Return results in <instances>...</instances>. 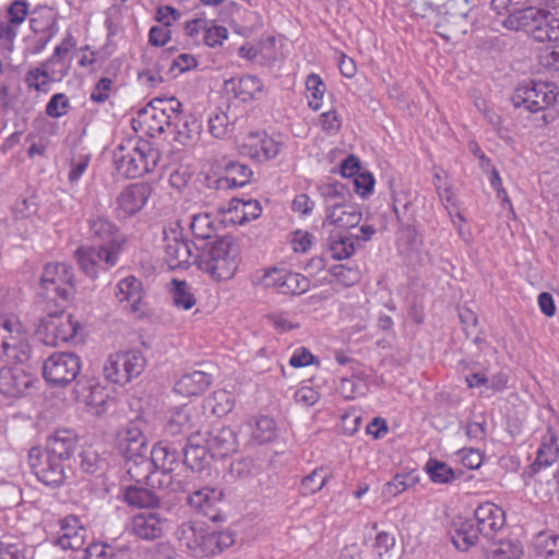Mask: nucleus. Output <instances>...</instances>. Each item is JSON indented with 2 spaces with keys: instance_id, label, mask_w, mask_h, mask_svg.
Returning a JSON list of instances; mask_svg holds the SVG:
<instances>
[{
  "instance_id": "f257e3e1",
  "label": "nucleus",
  "mask_w": 559,
  "mask_h": 559,
  "mask_svg": "<svg viewBox=\"0 0 559 559\" xmlns=\"http://www.w3.org/2000/svg\"><path fill=\"white\" fill-rule=\"evenodd\" d=\"M86 223V237L91 245L79 247L74 258L80 270L95 280L100 272H106L118 264L127 238L120 228L104 215H92Z\"/></svg>"
},
{
  "instance_id": "f03ea898",
  "label": "nucleus",
  "mask_w": 559,
  "mask_h": 559,
  "mask_svg": "<svg viewBox=\"0 0 559 559\" xmlns=\"http://www.w3.org/2000/svg\"><path fill=\"white\" fill-rule=\"evenodd\" d=\"M473 515V519H454L449 530L453 545L461 551L476 545L479 536L492 540L506 523L504 511L489 501L480 503Z\"/></svg>"
},
{
  "instance_id": "7ed1b4c3",
  "label": "nucleus",
  "mask_w": 559,
  "mask_h": 559,
  "mask_svg": "<svg viewBox=\"0 0 559 559\" xmlns=\"http://www.w3.org/2000/svg\"><path fill=\"white\" fill-rule=\"evenodd\" d=\"M199 251L194 259L198 267L216 282L230 280L238 269V245L231 236L216 237L212 241L193 243Z\"/></svg>"
},
{
  "instance_id": "20e7f679",
  "label": "nucleus",
  "mask_w": 559,
  "mask_h": 559,
  "mask_svg": "<svg viewBox=\"0 0 559 559\" xmlns=\"http://www.w3.org/2000/svg\"><path fill=\"white\" fill-rule=\"evenodd\" d=\"M160 158L158 148L146 140H127L114 152L116 169L126 178H140L155 169Z\"/></svg>"
},
{
  "instance_id": "39448f33",
  "label": "nucleus",
  "mask_w": 559,
  "mask_h": 559,
  "mask_svg": "<svg viewBox=\"0 0 559 559\" xmlns=\"http://www.w3.org/2000/svg\"><path fill=\"white\" fill-rule=\"evenodd\" d=\"M178 538L199 557H214L235 544V534L212 530L202 522L189 521L180 525Z\"/></svg>"
},
{
  "instance_id": "423d86ee",
  "label": "nucleus",
  "mask_w": 559,
  "mask_h": 559,
  "mask_svg": "<svg viewBox=\"0 0 559 559\" xmlns=\"http://www.w3.org/2000/svg\"><path fill=\"white\" fill-rule=\"evenodd\" d=\"M75 293L73 269L66 263H47L40 276V296L56 308H66Z\"/></svg>"
},
{
  "instance_id": "0eeeda50",
  "label": "nucleus",
  "mask_w": 559,
  "mask_h": 559,
  "mask_svg": "<svg viewBox=\"0 0 559 559\" xmlns=\"http://www.w3.org/2000/svg\"><path fill=\"white\" fill-rule=\"evenodd\" d=\"M559 90L556 83L528 80L519 84L511 96L512 105L525 111L536 114L552 107L558 99Z\"/></svg>"
},
{
  "instance_id": "6e6552de",
  "label": "nucleus",
  "mask_w": 559,
  "mask_h": 559,
  "mask_svg": "<svg viewBox=\"0 0 559 559\" xmlns=\"http://www.w3.org/2000/svg\"><path fill=\"white\" fill-rule=\"evenodd\" d=\"M79 326V322L66 313L64 308H57L39 320L36 335L45 345L57 347L72 340Z\"/></svg>"
},
{
  "instance_id": "1a4fd4ad",
  "label": "nucleus",
  "mask_w": 559,
  "mask_h": 559,
  "mask_svg": "<svg viewBox=\"0 0 559 559\" xmlns=\"http://www.w3.org/2000/svg\"><path fill=\"white\" fill-rule=\"evenodd\" d=\"M146 367V359L141 350L131 349L110 355L104 365L105 378L116 384L124 385L139 377Z\"/></svg>"
},
{
  "instance_id": "9d476101",
  "label": "nucleus",
  "mask_w": 559,
  "mask_h": 559,
  "mask_svg": "<svg viewBox=\"0 0 559 559\" xmlns=\"http://www.w3.org/2000/svg\"><path fill=\"white\" fill-rule=\"evenodd\" d=\"M27 332L17 319L4 321L1 330L0 359L13 364H25L31 358Z\"/></svg>"
},
{
  "instance_id": "9b49d317",
  "label": "nucleus",
  "mask_w": 559,
  "mask_h": 559,
  "mask_svg": "<svg viewBox=\"0 0 559 559\" xmlns=\"http://www.w3.org/2000/svg\"><path fill=\"white\" fill-rule=\"evenodd\" d=\"M81 371V359L73 353H55L43 365V376L52 388H63L74 381Z\"/></svg>"
},
{
  "instance_id": "f8f14e48",
  "label": "nucleus",
  "mask_w": 559,
  "mask_h": 559,
  "mask_svg": "<svg viewBox=\"0 0 559 559\" xmlns=\"http://www.w3.org/2000/svg\"><path fill=\"white\" fill-rule=\"evenodd\" d=\"M550 15L549 11L540 7L512 9L501 23L508 29L531 33L536 41H540L537 34L548 28Z\"/></svg>"
},
{
  "instance_id": "ddd939ff",
  "label": "nucleus",
  "mask_w": 559,
  "mask_h": 559,
  "mask_svg": "<svg viewBox=\"0 0 559 559\" xmlns=\"http://www.w3.org/2000/svg\"><path fill=\"white\" fill-rule=\"evenodd\" d=\"M28 464L33 474L46 486L59 487L66 480L64 462L40 448L29 450Z\"/></svg>"
},
{
  "instance_id": "4468645a",
  "label": "nucleus",
  "mask_w": 559,
  "mask_h": 559,
  "mask_svg": "<svg viewBox=\"0 0 559 559\" xmlns=\"http://www.w3.org/2000/svg\"><path fill=\"white\" fill-rule=\"evenodd\" d=\"M155 462V469L162 471L164 476H168L169 486L173 491H186L181 480H175L170 475L180 465L182 457L181 447H177L176 443L169 441H159L153 445L150 451Z\"/></svg>"
},
{
  "instance_id": "2eb2a0df",
  "label": "nucleus",
  "mask_w": 559,
  "mask_h": 559,
  "mask_svg": "<svg viewBox=\"0 0 559 559\" xmlns=\"http://www.w3.org/2000/svg\"><path fill=\"white\" fill-rule=\"evenodd\" d=\"M239 153L257 163H265L275 158L282 150V143L274 140L265 131L248 133L238 145Z\"/></svg>"
},
{
  "instance_id": "dca6fc26",
  "label": "nucleus",
  "mask_w": 559,
  "mask_h": 559,
  "mask_svg": "<svg viewBox=\"0 0 559 559\" xmlns=\"http://www.w3.org/2000/svg\"><path fill=\"white\" fill-rule=\"evenodd\" d=\"M115 296L120 306L135 319H142L146 314L142 282L135 276L120 280L116 285Z\"/></svg>"
},
{
  "instance_id": "f3484780",
  "label": "nucleus",
  "mask_w": 559,
  "mask_h": 559,
  "mask_svg": "<svg viewBox=\"0 0 559 559\" xmlns=\"http://www.w3.org/2000/svg\"><path fill=\"white\" fill-rule=\"evenodd\" d=\"M224 497V490L221 488L203 487L189 493L187 502L212 522H221L225 520L219 508Z\"/></svg>"
},
{
  "instance_id": "a211bd4d",
  "label": "nucleus",
  "mask_w": 559,
  "mask_h": 559,
  "mask_svg": "<svg viewBox=\"0 0 559 559\" xmlns=\"http://www.w3.org/2000/svg\"><path fill=\"white\" fill-rule=\"evenodd\" d=\"M224 497V490L221 488L203 487L189 493L187 502L212 522H221L225 520L219 508Z\"/></svg>"
},
{
  "instance_id": "6ab92c4d",
  "label": "nucleus",
  "mask_w": 559,
  "mask_h": 559,
  "mask_svg": "<svg viewBox=\"0 0 559 559\" xmlns=\"http://www.w3.org/2000/svg\"><path fill=\"white\" fill-rule=\"evenodd\" d=\"M59 532L51 543L63 550H79L85 544L87 528L75 514H68L58 520Z\"/></svg>"
},
{
  "instance_id": "aec40b11",
  "label": "nucleus",
  "mask_w": 559,
  "mask_h": 559,
  "mask_svg": "<svg viewBox=\"0 0 559 559\" xmlns=\"http://www.w3.org/2000/svg\"><path fill=\"white\" fill-rule=\"evenodd\" d=\"M152 187L146 182H135L126 187L116 199L119 217L128 218L139 213L147 203Z\"/></svg>"
},
{
  "instance_id": "412c9836",
  "label": "nucleus",
  "mask_w": 559,
  "mask_h": 559,
  "mask_svg": "<svg viewBox=\"0 0 559 559\" xmlns=\"http://www.w3.org/2000/svg\"><path fill=\"white\" fill-rule=\"evenodd\" d=\"M217 167L222 173L215 180V188L218 190L242 188L250 183L253 176V171L248 165L226 157L218 162Z\"/></svg>"
},
{
  "instance_id": "4be33fe9",
  "label": "nucleus",
  "mask_w": 559,
  "mask_h": 559,
  "mask_svg": "<svg viewBox=\"0 0 559 559\" xmlns=\"http://www.w3.org/2000/svg\"><path fill=\"white\" fill-rule=\"evenodd\" d=\"M34 377L20 367L0 369V393L7 397L23 396L34 384Z\"/></svg>"
},
{
  "instance_id": "5701e85b",
  "label": "nucleus",
  "mask_w": 559,
  "mask_h": 559,
  "mask_svg": "<svg viewBox=\"0 0 559 559\" xmlns=\"http://www.w3.org/2000/svg\"><path fill=\"white\" fill-rule=\"evenodd\" d=\"M203 442L210 448L211 457L224 459L237 452L239 443L234 429L226 426H214L205 432Z\"/></svg>"
},
{
  "instance_id": "b1692460",
  "label": "nucleus",
  "mask_w": 559,
  "mask_h": 559,
  "mask_svg": "<svg viewBox=\"0 0 559 559\" xmlns=\"http://www.w3.org/2000/svg\"><path fill=\"white\" fill-rule=\"evenodd\" d=\"M362 219L361 209L356 203L334 202L325 206L323 225H333L340 229L357 227Z\"/></svg>"
},
{
  "instance_id": "393cba45",
  "label": "nucleus",
  "mask_w": 559,
  "mask_h": 559,
  "mask_svg": "<svg viewBox=\"0 0 559 559\" xmlns=\"http://www.w3.org/2000/svg\"><path fill=\"white\" fill-rule=\"evenodd\" d=\"M171 234L165 233L164 260L171 270L186 269L190 265L191 248L180 233L171 230Z\"/></svg>"
},
{
  "instance_id": "a878e982",
  "label": "nucleus",
  "mask_w": 559,
  "mask_h": 559,
  "mask_svg": "<svg viewBox=\"0 0 559 559\" xmlns=\"http://www.w3.org/2000/svg\"><path fill=\"white\" fill-rule=\"evenodd\" d=\"M203 439L200 431L190 433L187 437L186 444L181 447L182 463L187 468L193 472H201L209 465V457L211 456L210 448H207L206 442L201 443Z\"/></svg>"
},
{
  "instance_id": "bb28decb",
  "label": "nucleus",
  "mask_w": 559,
  "mask_h": 559,
  "mask_svg": "<svg viewBox=\"0 0 559 559\" xmlns=\"http://www.w3.org/2000/svg\"><path fill=\"white\" fill-rule=\"evenodd\" d=\"M225 92L242 103L259 99L263 93V83L254 75L231 78L224 83Z\"/></svg>"
},
{
  "instance_id": "cd10ccee",
  "label": "nucleus",
  "mask_w": 559,
  "mask_h": 559,
  "mask_svg": "<svg viewBox=\"0 0 559 559\" xmlns=\"http://www.w3.org/2000/svg\"><path fill=\"white\" fill-rule=\"evenodd\" d=\"M129 530L140 539L155 540L163 535L164 521L157 512H141L132 516Z\"/></svg>"
},
{
  "instance_id": "c85d7f7f",
  "label": "nucleus",
  "mask_w": 559,
  "mask_h": 559,
  "mask_svg": "<svg viewBox=\"0 0 559 559\" xmlns=\"http://www.w3.org/2000/svg\"><path fill=\"white\" fill-rule=\"evenodd\" d=\"M119 450L124 460H131L140 455H150L146 438L142 430L134 424H130L119 437Z\"/></svg>"
},
{
  "instance_id": "c756f323",
  "label": "nucleus",
  "mask_w": 559,
  "mask_h": 559,
  "mask_svg": "<svg viewBox=\"0 0 559 559\" xmlns=\"http://www.w3.org/2000/svg\"><path fill=\"white\" fill-rule=\"evenodd\" d=\"M76 444L78 438L73 431L59 429L47 438L46 447L41 450L66 462L74 454Z\"/></svg>"
},
{
  "instance_id": "7c9ffc66",
  "label": "nucleus",
  "mask_w": 559,
  "mask_h": 559,
  "mask_svg": "<svg viewBox=\"0 0 559 559\" xmlns=\"http://www.w3.org/2000/svg\"><path fill=\"white\" fill-rule=\"evenodd\" d=\"M167 126L175 128V140L182 145H191L199 139L201 131V123L192 115L167 116Z\"/></svg>"
},
{
  "instance_id": "2f4dec72",
  "label": "nucleus",
  "mask_w": 559,
  "mask_h": 559,
  "mask_svg": "<svg viewBox=\"0 0 559 559\" xmlns=\"http://www.w3.org/2000/svg\"><path fill=\"white\" fill-rule=\"evenodd\" d=\"M212 376L200 370L187 372L176 381L174 390L183 396L202 394L211 384Z\"/></svg>"
},
{
  "instance_id": "473e14b6",
  "label": "nucleus",
  "mask_w": 559,
  "mask_h": 559,
  "mask_svg": "<svg viewBox=\"0 0 559 559\" xmlns=\"http://www.w3.org/2000/svg\"><path fill=\"white\" fill-rule=\"evenodd\" d=\"M559 445L556 433L550 427L547 428V433L543 437L542 443L537 450L536 459L531 464L532 473H537L542 467H548L558 460Z\"/></svg>"
},
{
  "instance_id": "72a5a7b5",
  "label": "nucleus",
  "mask_w": 559,
  "mask_h": 559,
  "mask_svg": "<svg viewBox=\"0 0 559 559\" xmlns=\"http://www.w3.org/2000/svg\"><path fill=\"white\" fill-rule=\"evenodd\" d=\"M69 66L61 68L43 67L31 69L25 75V83L29 88L40 91L43 85H46L50 80H61L69 73Z\"/></svg>"
},
{
  "instance_id": "f704fd0d",
  "label": "nucleus",
  "mask_w": 559,
  "mask_h": 559,
  "mask_svg": "<svg viewBox=\"0 0 559 559\" xmlns=\"http://www.w3.org/2000/svg\"><path fill=\"white\" fill-rule=\"evenodd\" d=\"M126 469L130 478L135 483L148 484L152 474L156 471L153 455H140L126 460Z\"/></svg>"
},
{
  "instance_id": "c9c22d12",
  "label": "nucleus",
  "mask_w": 559,
  "mask_h": 559,
  "mask_svg": "<svg viewBox=\"0 0 559 559\" xmlns=\"http://www.w3.org/2000/svg\"><path fill=\"white\" fill-rule=\"evenodd\" d=\"M124 501L129 506L138 508H156L160 503V499L155 492L139 486H128L126 488Z\"/></svg>"
},
{
  "instance_id": "e433bc0d",
  "label": "nucleus",
  "mask_w": 559,
  "mask_h": 559,
  "mask_svg": "<svg viewBox=\"0 0 559 559\" xmlns=\"http://www.w3.org/2000/svg\"><path fill=\"white\" fill-rule=\"evenodd\" d=\"M328 251L334 260L348 259L355 252V241L353 234L331 235L328 238Z\"/></svg>"
},
{
  "instance_id": "4c0bfd02",
  "label": "nucleus",
  "mask_w": 559,
  "mask_h": 559,
  "mask_svg": "<svg viewBox=\"0 0 559 559\" xmlns=\"http://www.w3.org/2000/svg\"><path fill=\"white\" fill-rule=\"evenodd\" d=\"M229 212L235 213L231 219L237 221L239 224H245L251 219L258 218L261 215L262 207L257 200L243 201L234 198L230 201Z\"/></svg>"
},
{
  "instance_id": "58836bf2",
  "label": "nucleus",
  "mask_w": 559,
  "mask_h": 559,
  "mask_svg": "<svg viewBox=\"0 0 559 559\" xmlns=\"http://www.w3.org/2000/svg\"><path fill=\"white\" fill-rule=\"evenodd\" d=\"M80 459L82 472L98 477L103 476L109 466L107 459L92 448L83 450L80 454Z\"/></svg>"
},
{
  "instance_id": "ea45409f",
  "label": "nucleus",
  "mask_w": 559,
  "mask_h": 559,
  "mask_svg": "<svg viewBox=\"0 0 559 559\" xmlns=\"http://www.w3.org/2000/svg\"><path fill=\"white\" fill-rule=\"evenodd\" d=\"M317 189L325 206L334 202H346L352 198V190L348 185L340 181L324 182L319 185Z\"/></svg>"
},
{
  "instance_id": "a19ab883",
  "label": "nucleus",
  "mask_w": 559,
  "mask_h": 559,
  "mask_svg": "<svg viewBox=\"0 0 559 559\" xmlns=\"http://www.w3.org/2000/svg\"><path fill=\"white\" fill-rule=\"evenodd\" d=\"M332 474L325 466L314 468L300 481L299 491L302 496H311L320 491L330 480Z\"/></svg>"
},
{
  "instance_id": "79ce46f5",
  "label": "nucleus",
  "mask_w": 559,
  "mask_h": 559,
  "mask_svg": "<svg viewBox=\"0 0 559 559\" xmlns=\"http://www.w3.org/2000/svg\"><path fill=\"white\" fill-rule=\"evenodd\" d=\"M534 550L538 557L545 559L559 558V535L550 532H540L533 543Z\"/></svg>"
},
{
  "instance_id": "37998d69",
  "label": "nucleus",
  "mask_w": 559,
  "mask_h": 559,
  "mask_svg": "<svg viewBox=\"0 0 559 559\" xmlns=\"http://www.w3.org/2000/svg\"><path fill=\"white\" fill-rule=\"evenodd\" d=\"M425 468L430 479L436 484H450L462 475L461 471H454L444 462L435 459H430Z\"/></svg>"
},
{
  "instance_id": "c03bdc74",
  "label": "nucleus",
  "mask_w": 559,
  "mask_h": 559,
  "mask_svg": "<svg viewBox=\"0 0 559 559\" xmlns=\"http://www.w3.org/2000/svg\"><path fill=\"white\" fill-rule=\"evenodd\" d=\"M443 8L447 14H451L457 20L456 25L453 26L454 32H459L462 27L471 26L469 12L472 11V5L468 0H448Z\"/></svg>"
},
{
  "instance_id": "a18cd8bd",
  "label": "nucleus",
  "mask_w": 559,
  "mask_h": 559,
  "mask_svg": "<svg viewBox=\"0 0 559 559\" xmlns=\"http://www.w3.org/2000/svg\"><path fill=\"white\" fill-rule=\"evenodd\" d=\"M170 294L173 302L177 308L190 310L197 304L192 288L186 281L174 278L171 281Z\"/></svg>"
},
{
  "instance_id": "49530a36",
  "label": "nucleus",
  "mask_w": 559,
  "mask_h": 559,
  "mask_svg": "<svg viewBox=\"0 0 559 559\" xmlns=\"http://www.w3.org/2000/svg\"><path fill=\"white\" fill-rule=\"evenodd\" d=\"M190 229L194 238L200 241H212L214 227L212 216L207 213H200L192 216Z\"/></svg>"
},
{
  "instance_id": "de8ad7c7",
  "label": "nucleus",
  "mask_w": 559,
  "mask_h": 559,
  "mask_svg": "<svg viewBox=\"0 0 559 559\" xmlns=\"http://www.w3.org/2000/svg\"><path fill=\"white\" fill-rule=\"evenodd\" d=\"M456 22L457 20L451 14H447L444 11L439 13L435 23L436 33L447 41L457 39L461 35L467 33L468 27H462L459 32H454L452 29H454L453 26L456 25Z\"/></svg>"
},
{
  "instance_id": "09e8293b",
  "label": "nucleus",
  "mask_w": 559,
  "mask_h": 559,
  "mask_svg": "<svg viewBox=\"0 0 559 559\" xmlns=\"http://www.w3.org/2000/svg\"><path fill=\"white\" fill-rule=\"evenodd\" d=\"M209 132L216 139H225L233 130L227 114L221 108H216L210 114L207 119Z\"/></svg>"
},
{
  "instance_id": "8fccbe9b",
  "label": "nucleus",
  "mask_w": 559,
  "mask_h": 559,
  "mask_svg": "<svg viewBox=\"0 0 559 559\" xmlns=\"http://www.w3.org/2000/svg\"><path fill=\"white\" fill-rule=\"evenodd\" d=\"M523 554V546L519 540L504 539L487 555V559H521Z\"/></svg>"
},
{
  "instance_id": "3c124183",
  "label": "nucleus",
  "mask_w": 559,
  "mask_h": 559,
  "mask_svg": "<svg viewBox=\"0 0 559 559\" xmlns=\"http://www.w3.org/2000/svg\"><path fill=\"white\" fill-rule=\"evenodd\" d=\"M306 90L308 92V105L312 110H319L322 106L321 100L325 93V84L316 73H311L306 79Z\"/></svg>"
},
{
  "instance_id": "603ef678",
  "label": "nucleus",
  "mask_w": 559,
  "mask_h": 559,
  "mask_svg": "<svg viewBox=\"0 0 559 559\" xmlns=\"http://www.w3.org/2000/svg\"><path fill=\"white\" fill-rule=\"evenodd\" d=\"M418 481V476L414 473L396 474L392 480L383 486V496L396 497L406 489L413 487Z\"/></svg>"
},
{
  "instance_id": "864d4df0",
  "label": "nucleus",
  "mask_w": 559,
  "mask_h": 559,
  "mask_svg": "<svg viewBox=\"0 0 559 559\" xmlns=\"http://www.w3.org/2000/svg\"><path fill=\"white\" fill-rule=\"evenodd\" d=\"M329 273L344 287H352L361 280V272L358 266L349 267L344 264H338L332 266Z\"/></svg>"
},
{
  "instance_id": "5fc2aeb1",
  "label": "nucleus",
  "mask_w": 559,
  "mask_h": 559,
  "mask_svg": "<svg viewBox=\"0 0 559 559\" xmlns=\"http://www.w3.org/2000/svg\"><path fill=\"white\" fill-rule=\"evenodd\" d=\"M282 284L284 285L281 287V294L285 295H300L306 293L310 287V283L306 276L288 270Z\"/></svg>"
},
{
  "instance_id": "6e6d98bb",
  "label": "nucleus",
  "mask_w": 559,
  "mask_h": 559,
  "mask_svg": "<svg viewBox=\"0 0 559 559\" xmlns=\"http://www.w3.org/2000/svg\"><path fill=\"white\" fill-rule=\"evenodd\" d=\"M191 411L187 407H182L173 414L171 418L167 423V430L171 435L186 433L192 428Z\"/></svg>"
},
{
  "instance_id": "4d7b16f0",
  "label": "nucleus",
  "mask_w": 559,
  "mask_h": 559,
  "mask_svg": "<svg viewBox=\"0 0 559 559\" xmlns=\"http://www.w3.org/2000/svg\"><path fill=\"white\" fill-rule=\"evenodd\" d=\"M75 46H76L75 38L70 33H68V35L63 38L61 44L55 48L52 56L50 58H48L47 60H45L44 62H41V66L46 67V68H49V67L61 68L62 66H66L62 62V58Z\"/></svg>"
},
{
  "instance_id": "13d9d810",
  "label": "nucleus",
  "mask_w": 559,
  "mask_h": 559,
  "mask_svg": "<svg viewBox=\"0 0 559 559\" xmlns=\"http://www.w3.org/2000/svg\"><path fill=\"white\" fill-rule=\"evenodd\" d=\"M539 64L548 71L559 73V44H548L539 49Z\"/></svg>"
},
{
  "instance_id": "bf43d9fd",
  "label": "nucleus",
  "mask_w": 559,
  "mask_h": 559,
  "mask_svg": "<svg viewBox=\"0 0 559 559\" xmlns=\"http://www.w3.org/2000/svg\"><path fill=\"white\" fill-rule=\"evenodd\" d=\"M91 162L90 154H79L73 156L69 162V175L68 180L70 183H76L83 174L86 171Z\"/></svg>"
},
{
  "instance_id": "052dcab7",
  "label": "nucleus",
  "mask_w": 559,
  "mask_h": 559,
  "mask_svg": "<svg viewBox=\"0 0 559 559\" xmlns=\"http://www.w3.org/2000/svg\"><path fill=\"white\" fill-rule=\"evenodd\" d=\"M70 108V102L66 94L57 93L51 96L46 105V114L51 118L64 116Z\"/></svg>"
},
{
  "instance_id": "680f3d73",
  "label": "nucleus",
  "mask_w": 559,
  "mask_h": 559,
  "mask_svg": "<svg viewBox=\"0 0 559 559\" xmlns=\"http://www.w3.org/2000/svg\"><path fill=\"white\" fill-rule=\"evenodd\" d=\"M29 3L25 0H13L7 8V20L17 27L25 21L28 14Z\"/></svg>"
},
{
  "instance_id": "e2e57ef3",
  "label": "nucleus",
  "mask_w": 559,
  "mask_h": 559,
  "mask_svg": "<svg viewBox=\"0 0 559 559\" xmlns=\"http://www.w3.org/2000/svg\"><path fill=\"white\" fill-rule=\"evenodd\" d=\"M228 37V31L225 26L212 25L204 27L203 41L211 48H216L223 45L224 40Z\"/></svg>"
},
{
  "instance_id": "0e129e2a",
  "label": "nucleus",
  "mask_w": 559,
  "mask_h": 559,
  "mask_svg": "<svg viewBox=\"0 0 559 559\" xmlns=\"http://www.w3.org/2000/svg\"><path fill=\"white\" fill-rule=\"evenodd\" d=\"M37 211L38 205L34 197L17 199L13 206V214L15 219L28 218L35 215Z\"/></svg>"
},
{
  "instance_id": "69168bd1",
  "label": "nucleus",
  "mask_w": 559,
  "mask_h": 559,
  "mask_svg": "<svg viewBox=\"0 0 559 559\" xmlns=\"http://www.w3.org/2000/svg\"><path fill=\"white\" fill-rule=\"evenodd\" d=\"M350 183L354 191L365 198L373 191L374 178L369 171H364L355 176Z\"/></svg>"
},
{
  "instance_id": "338daca9",
  "label": "nucleus",
  "mask_w": 559,
  "mask_h": 559,
  "mask_svg": "<svg viewBox=\"0 0 559 559\" xmlns=\"http://www.w3.org/2000/svg\"><path fill=\"white\" fill-rule=\"evenodd\" d=\"M114 548L104 543H92L85 548V559H115Z\"/></svg>"
},
{
  "instance_id": "774afa93",
  "label": "nucleus",
  "mask_w": 559,
  "mask_h": 559,
  "mask_svg": "<svg viewBox=\"0 0 559 559\" xmlns=\"http://www.w3.org/2000/svg\"><path fill=\"white\" fill-rule=\"evenodd\" d=\"M286 273V269L271 267L266 270L261 277V284L266 288H275L281 293V287L284 285L282 282L285 278Z\"/></svg>"
}]
</instances>
